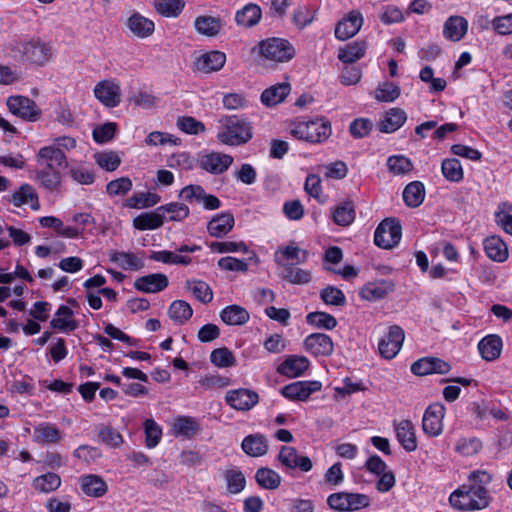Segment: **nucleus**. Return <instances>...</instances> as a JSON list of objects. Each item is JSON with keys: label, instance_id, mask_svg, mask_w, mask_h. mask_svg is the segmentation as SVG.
Segmentation results:
<instances>
[{"label": "nucleus", "instance_id": "13d9d810", "mask_svg": "<svg viewBox=\"0 0 512 512\" xmlns=\"http://www.w3.org/2000/svg\"><path fill=\"white\" fill-rule=\"evenodd\" d=\"M95 162L106 171H115L121 164V158L114 151H103L94 154Z\"/></svg>", "mask_w": 512, "mask_h": 512}, {"label": "nucleus", "instance_id": "a878e982", "mask_svg": "<svg viewBox=\"0 0 512 512\" xmlns=\"http://www.w3.org/2000/svg\"><path fill=\"white\" fill-rule=\"evenodd\" d=\"M80 486L84 494L94 498L102 497L108 491V485L104 479L95 474L81 476Z\"/></svg>", "mask_w": 512, "mask_h": 512}, {"label": "nucleus", "instance_id": "4468645a", "mask_svg": "<svg viewBox=\"0 0 512 512\" xmlns=\"http://www.w3.org/2000/svg\"><path fill=\"white\" fill-rule=\"evenodd\" d=\"M95 97L106 107L114 108L121 102V88L114 80H102L94 87Z\"/></svg>", "mask_w": 512, "mask_h": 512}, {"label": "nucleus", "instance_id": "1a4fd4ad", "mask_svg": "<svg viewBox=\"0 0 512 512\" xmlns=\"http://www.w3.org/2000/svg\"><path fill=\"white\" fill-rule=\"evenodd\" d=\"M404 339L405 334L400 326H390L388 333L385 334L378 343L380 355L388 360L393 359L399 353Z\"/></svg>", "mask_w": 512, "mask_h": 512}, {"label": "nucleus", "instance_id": "2f4dec72", "mask_svg": "<svg viewBox=\"0 0 512 512\" xmlns=\"http://www.w3.org/2000/svg\"><path fill=\"white\" fill-rule=\"evenodd\" d=\"M130 31L139 38H146L154 32V22L139 13L131 15L127 21Z\"/></svg>", "mask_w": 512, "mask_h": 512}, {"label": "nucleus", "instance_id": "39448f33", "mask_svg": "<svg viewBox=\"0 0 512 512\" xmlns=\"http://www.w3.org/2000/svg\"><path fill=\"white\" fill-rule=\"evenodd\" d=\"M327 504L338 512H352L368 507L370 498L360 493L337 492L328 496Z\"/></svg>", "mask_w": 512, "mask_h": 512}, {"label": "nucleus", "instance_id": "b1692460", "mask_svg": "<svg viewBox=\"0 0 512 512\" xmlns=\"http://www.w3.org/2000/svg\"><path fill=\"white\" fill-rule=\"evenodd\" d=\"M309 367V361L304 356L292 355L286 358L277 368V372L289 378L301 376Z\"/></svg>", "mask_w": 512, "mask_h": 512}, {"label": "nucleus", "instance_id": "680f3d73", "mask_svg": "<svg viewBox=\"0 0 512 512\" xmlns=\"http://www.w3.org/2000/svg\"><path fill=\"white\" fill-rule=\"evenodd\" d=\"M320 297L327 305L344 306L346 304V297L344 293L334 286H327L322 289Z\"/></svg>", "mask_w": 512, "mask_h": 512}, {"label": "nucleus", "instance_id": "393cba45", "mask_svg": "<svg viewBox=\"0 0 512 512\" xmlns=\"http://www.w3.org/2000/svg\"><path fill=\"white\" fill-rule=\"evenodd\" d=\"M234 216L230 212H224L214 216L207 225L209 234L216 238L227 235L234 227Z\"/></svg>", "mask_w": 512, "mask_h": 512}, {"label": "nucleus", "instance_id": "412c9836", "mask_svg": "<svg viewBox=\"0 0 512 512\" xmlns=\"http://www.w3.org/2000/svg\"><path fill=\"white\" fill-rule=\"evenodd\" d=\"M394 429L397 440L406 451L412 452L417 449L415 429L410 420L405 419L398 423H394Z\"/></svg>", "mask_w": 512, "mask_h": 512}, {"label": "nucleus", "instance_id": "603ef678", "mask_svg": "<svg viewBox=\"0 0 512 512\" xmlns=\"http://www.w3.org/2000/svg\"><path fill=\"white\" fill-rule=\"evenodd\" d=\"M149 258L153 261L162 262L164 264H181V265H189L192 260L188 256L179 255L172 251H167V250L153 251L149 255Z\"/></svg>", "mask_w": 512, "mask_h": 512}, {"label": "nucleus", "instance_id": "cd10ccee", "mask_svg": "<svg viewBox=\"0 0 512 512\" xmlns=\"http://www.w3.org/2000/svg\"><path fill=\"white\" fill-rule=\"evenodd\" d=\"M37 163H49L55 167L66 168L68 166L67 157L60 148L55 145L42 147L36 156Z\"/></svg>", "mask_w": 512, "mask_h": 512}, {"label": "nucleus", "instance_id": "20e7f679", "mask_svg": "<svg viewBox=\"0 0 512 512\" xmlns=\"http://www.w3.org/2000/svg\"><path fill=\"white\" fill-rule=\"evenodd\" d=\"M291 134L300 140L310 143H321L331 135L330 122L324 118L298 122L291 129Z\"/></svg>", "mask_w": 512, "mask_h": 512}, {"label": "nucleus", "instance_id": "4d7b16f0", "mask_svg": "<svg viewBox=\"0 0 512 512\" xmlns=\"http://www.w3.org/2000/svg\"><path fill=\"white\" fill-rule=\"evenodd\" d=\"M161 198L156 193H140L134 194L127 200V206L130 208H147L154 206L160 202Z\"/></svg>", "mask_w": 512, "mask_h": 512}, {"label": "nucleus", "instance_id": "f3484780", "mask_svg": "<svg viewBox=\"0 0 512 512\" xmlns=\"http://www.w3.org/2000/svg\"><path fill=\"white\" fill-rule=\"evenodd\" d=\"M395 284L390 279H380L367 283L360 291L363 299L377 301L385 298L394 290Z\"/></svg>", "mask_w": 512, "mask_h": 512}, {"label": "nucleus", "instance_id": "6e6d98bb", "mask_svg": "<svg viewBox=\"0 0 512 512\" xmlns=\"http://www.w3.org/2000/svg\"><path fill=\"white\" fill-rule=\"evenodd\" d=\"M387 167L394 175H405L413 170V163L403 155H393L388 158Z\"/></svg>", "mask_w": 512, "mask_h": 512}, {"label": "nucleus", "instance_id": "2eb2a0df", "mask_svg": "<svg viewBox=\"0 0 512 512\" xmlns=\"http://www.w3.org/2000/svg\"><path fill=\"white\" fill-rule=\"evenodd\" d=\"M225 400L235 410L248 411L258 403L259 396L255 391L240 388L228 391Z\"/></svg>", "mask_w": 512, "mask_h": 512}, {"label": "nucleus", "instance_id": "e2e57ef3", "mask_svg": "<svg viewBox=\"0 0 512 512\" xmlns=\"http://www.w3.org/2000/svg\"><path fill=\"white\" fill-rule=\"evenodd\" d=\"M400 95V87L392 82H384L375 91V98L381 102H392Z\"/></svg>", "mask_w": 512, "mask_h": 512}, {"label": "nucleus", "instance_id": "a211bd4d", "mask_svg": "<svg viewBox=\"0 0 512 512\" xmlns=\"http://www.w3.org/2000/svg\"><path fill=\"white\" fill-rule=\"evenodd\" d=\"M168 285V277L162 273L142 276L134 282L135 289L144 293H157L166 289Z\"/></svg>", "mask_w": 512, "mask_h": 512}, {"label": "nucleus", "instance_id": "49530a36", "mask_svg": "<svg viewBox=\"0 0 512 512\" xmlns=\"http://www.w3.org/2000/svg\"><path fill=\"white\" fill-rule=\"evenodd\" d=\"M255 479L259 486L268 490H274L280 486L281 476L276 471L261 467L255 474Z\"/></svg>", "mask_w": 512, "mask_h": 512}, {"label": "nucleus", "instance_id": "774afa93", "mask_svg": "<svg viewBox=\"0 0 512 512\" xmlns=\"http://www.w3.org/2000/svg\"><path fill=\"white\" fill-rule=\"evenodd\" d=\"M98 436L104 444L112 448L119 447L123 443L122 435L110 426L101 427Z\"/></svg>", "mask_w": 512, "mask_h": 512}, {"label": "nucleus", "instance_id": "864d4df0", "mask_svg": "<svg viewBox=\"0 0 512 512\" xmlns=\"http://www.w3.org/2000/svg\"><path fill=\"white\" fill-rule=\"evenodd\" d=\"M306 321L308 324L322 329L331 330L336 327L337 320L334 316L326 313V312H311L306 316Z\"/></svg>", "mask_w": 512, "mask_h": 512}, {"label": "nucleus", "instance_id": "7c9ffc66", "mask_svg": "<svg viewBox=\"0 0 512 512\" xmlns=\"http://www.w3.org/2000/svg\"><path fill=\"white\" fill-rule=\"evenodd\" d=\"M33 439L39 444H56L62 440V434L55 425L42 423L35 427Z\"/></svg>", "mask_w": 512, "mask_h": 512}, {"label": "nucleus", "instance_id": "4be33fe9", "mask_svg": "<svg viewBox=\"0 0 512 512\" xmlns=\"http://www.w3.org/2000/svg\"><path fill=\"white\" fill-rule=\"evenodd\" d=\"M9 201L16 207L29 204L34 211L40 209L38 194L36 190L27 183L22 184L18 190L14 191Z\"/></svg>", "mask_w": 512, "mask_h": 512}, {"label": "nucleus", "instance_id": "3c124183", "mask_svg": "<svg viewBox=\"0 0 512 512\" xmlns=\"http://www.w3.org/2000/svg\"><path fill=\"white\" fill-rule=\"evenodd\" d=\"M441 170L443 176L450 182H460L464 177L461 163L456 158L443 160Z\"/></svg>", "mask_w": 512, "mask_h": 512}, {"label": "nucleus", "instance_id": "423d86ee", "mask_svg": "<svg viewBox=\"0 0 512 512\" xmlns=\"http://www.w3.org/2000/svg\"><path fill=\"white\" fill-rule=\"evenodd\" d=\"M260 55L273 62H288L295 56L291 43L281 38L263 40L260 45Z\"/></svg>", "mask_w": 512, "mask_h": 512}, {"label": "nucleus", "instance_id": "72a5a7b5", "mask_svg": "<svg viewBox=\"0 0 512 512\" xmlns=\"http://www.w3.org/2000/svg\"><path fill=\"white\" fill-rule=\"evenodd\" d=\"M164 224V216L160 214L158 208L151 212H144L133 219V226L137 230H154Z\"/></svg>", "mask_w": 512, "mask_h": 512}, {"label": "nucleus", "instance_id": "f704fd0d", "mask_svg": "<svg viewBox=\"0 0 512 512\" xmlns=\"http://www.w3.org/2000/svg\"><path fill=\"white\" fill-rule=\"evenodd\" d=\"M281 277L283 280L296 285L308 284L312 279L309 270L298 268L294 263L283 265Z\"/></svg>", "mask_w": 512, "mask_h": 512}, {"label": "nucleus", "instance_id": "a18cd8bd", "mask_svg": "<svg viewBox=\"0 0 512 512\" xmlns=\"http://www.w3.org/2000/svg\"><path fill=\"white\" fill-rule=\"evenodd\" d=\"M168 314L174 322L184 324L192 317L193 309L186 301L175 300L170 304Z\"/></svg>", "mask_w": 512, "mask_h": 512}, {"label": "nucleus", "instance_id": "69168bd1", "mask_svg": "<svg viewBox=\"0 0 512 512\" xmlns=\"http://www.w3.org/2000/svg\"><path fill=\"white\" fill-rule=\"evenodd\" d=\"M211 362L218 367H232L235 365L233 353L225 347L217 348L211 352Z\"/></svg>", "mask_w": 512, "mask_h": 512}, {"label": "nucleus", "instance_id": "ddd939ff", "mask_svg": "<svg viewBox=\"0 0 512 512\" xmlns=\"http://www.w3.org/2000/svg\"><path fill=\"white\" fill-rule=\"evenodd\" d=\"M198 163L203 170L219 175L229 169L233 163V157L221 152H210L201 155Z\"/></svg>", "mask_w": 512, "mask_h": 512}, {"label": "nucleus", "instance_id": "6e6552de", "mask_svg": "<svg viewBox=\"0 0 512 512\" xmlns=\"http://www.w3.org/2000/svg\"><path fill=\"white\" fill-rule=\"evenodd\" d=\"M7 107L13 115L25 121L35 122L41 116V109L33 100L25 96H10L7 99Z\"/></svg>", "mask_w": 512, "mask_h": 512}, {"label": "nucleus", "instance_id": "9d476101", "mask_svg": "<svg viewBox=\"0 0 512 512\" xmlns=\"http://www.w3.org/2000/svg\"><path fill=\"white\" fill-rule=\"evenodd\" d=\"M444 415V405L440 403L429 405L422 419V428L424 433L431 437L439 436L443 431L442 421Z\"/></svg>", "mask_w": 512, "mask_h": 512}, {"label": "nucleus", "instance_id": "37998d69", "mask_svg": "<svg viewBox=\"0 0 512 512\" xmlns=\"http://www.w3.org/2000/svg\"><path fill=\"white\" fill-rule=\"evenodd\" d=\"M33 487L40 493H51L61 485V478L54 472H48L33 480Z\"/></svg>", "mask_w": 512, "mask_h": 512}, {"label": "nucleus", "instance_id": "5fc2aeb1", "mask_svg": "<svg viewBox=\"0 0 512 512\" xmlns=\"http://www.w3.org/2000/svg\"><path fill=\"white\" fill-rule=\"evenodd\" d=\"M198 430V424L192 417H179L173 424L174 433L187 438L196 435Z\"/></svg>", "mask_w": 512, "mask_h": 512}, {"label": "nucleus", "instance_id": "052dcab7", "mask_svg": "<svg viewBox=\"0 0 512 512\" xmlns=\"http://www.w3.org/2000/svg\"><path fill=\"white\" fill-rule=\"evenodd\" d=\"M495 221L505 232L512 235V205L502 203L495 212Z\"/></svg>", "mask_w": 512, "mask_h": 512}, {"label": "nucleus", "instance_id": "aec40b11", "mask_svg": "<svg viewBox=\"0 0 512 512\" xmlns=\"http://www.w3.org/2000/svg\"><path fill=\"white\" fill-rule=\"evenodd\" d=\"M226 62V55L221 51H210L200 55L195 61V69L203 73L219 71Z\"/></svg>", "mask_w": 512, "mask_h": 512}, {"label": "nucleus", "instance_id": "c03bdc74", "mask_svg": "<svg viewBox=\"0 0 512 512\" xmlns=\"http://www.w3.org/2000/svg\"><path fill=\"white\" fill-rule=\"evenodd\" d=\"M194 26L198 33L213 37L219 33L222 24L219 18L199 16L195 19Z\"/></svg>", "mask_w": 512, "mask_h": 512}, {"label": "nucleus", "instance_id": "bb28decb", "mask_svg": "<svg viewBox=\"0 0 512 512\" xmlns=\"http://www.w3.org/2000/svg\"><path fill=\"white\" fill-rule=\"evenodd\" d=\"M290 91L291 85L288 82L272 85L262 92L261 101L268 107L276 106L285 100Z\"/></svg>", "mask_w": 512, "mask_h": 512}, {"label": "nucleus", "instance_id": "338daca9", "mask_svg": "<svg viewBox=\"0 0 512 512\" xmlns=\"http://www.w3.org/2000/svg\"><path fill=\"white\" fill-rule=\"evenodd\" d=\"M132 189V181L128 177H120L106 185V192L110 196H124Z\"/></svg>", "mask_w": 512, "mask_h": 512}, {"label": "nucleus", "instance_id": "58836bf2", "mask_svg": "<svg viewBox=\"0 0 512 512\" xmlns=\"http://www.w3.org/2000/svg\"><path fill=\"white\" fill-rule=\"evenodd\" d=\"M220 317L227 325H243L250 319L248 311L239 305H230L225 307Z\"/></svg>", "mask_w": 512, "mask_h": 512}, {"label": "nucleus", "instance_id": "e433bc0d", "mask_svg": "<svg viewBox=\"0 0 512 512\" xmlns=\"http://www.w3.org/2000/svg\"><path fill=\"white\" fill-rule=\"evenodd\" d=\"M73 311L65 305H61L55 317L51 320L50 325L59 330L74 331L78 327V323L72 318Z\"/></svg>", "mask_w": 512, "mask_h": 512}, {"label": "nucleus", "instance_id": "473e14b6", "mask_svg": "<svg viewBox=\"0 0 512 512\" xmlns=\"http://www.w3.org/2000/svg\"><path fill=\"white\" fill-rule=\"evenodd\" d=\"M407 115L401 108H391L379 123V130L384 133H393L406 121Z\"/></svg>", "mask_w": 512, "mask_h": 512}, {"label": "nucleus", "instance_id": "c756f323", "mask_svg": "<svg viewBox=\"0 0 512 512\" xmlns=\"http://www.w3.org/2000/svg\"><path fill=\"white\" fill-rule=\"evenodd\" d=\"M479 352L486 361L497 359L502 350V340L498 335H488L478 344Z\"/></svg>", "mask_w": 512, "mask_h": 512}, {"label": "nucleus", "instance_id": "5701e85b", "mask_svg": "<svg viewBox=\"0 0 512 512\" xmlns=\"http://www.w3.org/2000/svg\"><path fill=\"white\" fill-rule=\"evenodd\" d=\"M468 30V21L458 15L450 16L444 23L443 36L453 42L462 40Z\"/></svg>", "mask_w": 512, "mask_h": 512}, {"label": "nucleus", "instance_id": "dca6fc26", "mask_svg": "<svg viewBox=\"0 0 512 512\" xmlns=\"http://www.w3.org/2000/svg\"><path fill=\"white\" fill-rule=\"evenodd\" d=\"M363 24V17L358 11H351L347 18L341 20L335 28V36L339 40H347L358 33Z\"/></svg>", "mask_w": 512, "mask_h": 512}, {"label": "nucleus", "instance_id": "7ed1b4c3", "mask_svg": "<svg viewBox=\"0 0 512 512\" xmlns=\"http://www.w3.org/2000/svg\"><path fill=\"white\" fill-rule=\"evenodd\" d=\"M12 51L20 55L21 60L43 66L52 57V49L49 44L40 38L18 40L12 45Z\"/></svg>", "mask_w": 512, "mask_h": 512}, {"label": "nucleus", "instance_id": "bf43d9fd", "mask_svg": "<svg viewBox=\"0 0 512 512\" xmlns=\"http://www.w3.org/2000/svg\"><path fill=\"white\" fill-rule=\"evenodd\" d=\"M187 288L202 303H209L213 299V293L209 285L203 281H187Z\"/></svg>", "mask_w": 512, "mask_h": 512}, {"label": "nucleus", "instance_id": "c85d7f7f", "mask_svg": "<svg viewBox=\"0 0 512 512\" xmlns=\"http://www.w3.org/2000/svg\"><path fill=\"white\" fill-rule=\"evenodd\" d=\"M243 451L252 457H260L268 451V441L262 434H251L244 438L242 441Z\"/></svg>", "mask_w": 512, "mask_h": 512}, {"label": "nucleus", "instance_id": "79ce46f5", "mask_svg": "<svg viewBox=\"0 0 512 512\" xmlns=\"http://www.w3.org/2000/svg\"><path fill=\"white\" fill-rule=\"evenodd\" d=\"M261 15V9L258 5L248 4L236 13L235 20L238 25L253 27L260 21Z\"/></svg>", "mask_w": 512, "mask_h": 512}, {"label": "nucleus", "instance_id": "f8f14e48", "mask_svg": "<svg viewBox=\"0 0 512 512\" xmlns=\"http://www.w3.org/2000/svg\"><path fill=\"white\" fill-rule=\"evenodd\" d=\"M278 460L286 469H299L302 472H309L313 463L308 456L300 455L296 448L292 446H282Z\"/></svg>", "mask_w": 512, "mask_h": 512}, {"label": "nucleus", "instance_id": "ea45409f", "mask_svg": "<svg viewBox=\"0 0 512 512\" xmlns=\"http://www.w3.org/2000/svg\"><path fill=\"white\" fill-rule=\"evenodd\" d=\"M366 45L364 42H353L338 50V59L345 64H353L364 57Z\"/></svg>", "mask_w": 512, "mask_h": 512}, {"label": "nucleus", "instance_id": "c9c22d12", "mask_svg": "<svg viewBox=\"0 0 512 512\" xmlns=\"http://www.w3.org/2000/svg\"><path fill=\"white\" fill-rule=\"evenodd\" d=\"M484 249L487 256L494 261L504 262L508 258L507 246L498 236L486 238Z\"/></svg>", "mask_w": 512, "mask_h": 512}, {"label": "nucleus", "instance_id": "0e129e2a", "mask_svg": "<svg viewBox=\"0 0 512 512\" xmlns=\"http://www.w3.org/2000/svg\"><path fill=\"white\" fill-rule=\"evenodd\" d=\"M61 172L36 171V179L49 191L57 190L61 184Z\"/></svg>", "mask_w": 512, "mask_h": 512}, {"label": "nucleus", "instance_id": "f257e3e1", "mask_svg": "<svg viewBox=\"0 0 512 512\" xmlns=\"http://www.w3.org/2000/svg\"><path fill=\"white\" fill-rule=\"evenodd\" d=\"M492 477L486 471H474L468 483L455 490L449 497L450 504L461 511L481 510L489 505L490 497L486 485Z\"/></svg>", "mask_w": 512, "mask_h": 512}, {"label": "nucleus", "instance_id": "0eeeda50", "mask_svg": "<svg viewBox=\"0 0 512 512\" xmlns=\"http://www.w3.org/2000/svg\"><path fill=\"white\" fill-rule=\"evenodd\" d=\"M401 235L400 222L394 218H386L375 230L374 243L380 248L391 249L399 243Z\"/></svg>", "mask_w": 512, "mask_h": 512}, {"label": "nucleus", "instance_id": "6ab92c4d", "mask_svg": "<svg viewBox=\"0 0 512 512\" xmlns=\"http://www.w3.org/2000/svg\"><path fill=\"white\" fill-rule=\"evenodd\" d=\"M304 346L307 351L316 356L331 355L334 349L332 339L323 333H313L309 335L304 341Z\"/></svg>", "mask_w": 512, "mask_h": 512}, {"label": "nucleus", "instance_id": "9b49d317", "mask_svg": "<svg viewBox=\"0 0 512 512\" xmlns=\"http://www.w3.org/2000/svg\"><path fill=\"white\" fill-rule=\"evenodd\" d=\"M322 383L319 381H296L284 386L281 394L292 401H306L311 394L320 391Z\"/></svg>", "mask_w": 512, "mask_h": 512}, {"label": "nucleus", "instance_id": "de8ad7c7", "mask_svg": "<svg viewBox=\"0 0 512 512\" xmlns=\"http://www.w3.org/2000/svg\"><path fill=\"white\" fill-rule=\"evenodd\" d=\"M355 206L351 201H344L333 212V220L339 226H348L355 219Z\"/></svg>", "mask_w": 512, "mask_h": 512}, {"label": "nucleus", "instance_id": "4c0bfd02", "mask_svg": "<svg viewBox=\"0 0 512 512\" xmlns=\"http://www.w3.org/2000/svg\"><path fill=\"white\" fill-rule=\"evenodd\" d=\"M110 260L124 270L136 271L144 267L143 260L132 252L114 251L110 254Z\"/></svg>", "mask_w": 512, "mask_h": 512}, {"label": "nucleus", "instance_id": "8fccbe9b", "mask_svg": "<svg viewBox=\"0 0 512 512\" xmlns=\"http://www.w3.org/2000/svg\"><path fill=\"white\" fill-rule=\"evenodd\" d=\"M158 211L162 216L165 214H169V221H181L188 217L189 215V207L183 203L172 202L166 205H162L158 207ZM166 217H164V220Z\"/></svg>", "mask_w": 512, "mask_h": 512}, {"label": "nucleus", "instance_id": "a19ab883", "mask_svg": "<svg viewBox=\"0 0 512 512\" xmlns=\"http://www.w3.org/2000/svg\"><path fill=\"white\" fill-rule=\"evenodd\" d=\"M425 198V188L420 181L409 183L403 191V200L409 207L416 208L420 206Z\"/></svg>", "mask_w": 512, "mask_h": 512}, {"label": "nucleus", "instance_id": "09e8293b", "mask_svg": "<svg viewBox=\"0 0 512 512\" xmlns=\"http://www.w3.org/2000/svg\"><path fill=\"white\" fill-rule=\"evenodd\" d=\"M182 0H154L153 7L164 17H177L183 10Z\"/></svg>", "mask_w": 512, "mask_h": 512}, {"label": "nucleus", "instance_id": "f03ea898", "mask_svg": "<svg viewBox=\"0 0 512 512\" xmlns=\"http://www.w3.org/2000/svg\"><path fill=\"white\" fill-rule=\"evenodd\" d=\"M220 122L223 124V129L218 132L217 139L223 144L230 146L242 145L253 136L250 123L236 115L226 116Z\"/></svg>", "mask_w": 512, "mask_h": 512}]
</instances>
